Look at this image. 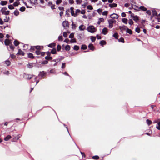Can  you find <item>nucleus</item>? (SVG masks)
Masks as SVG:
<instances>
[{"label": "nucleus", "instance_id": "obj_21", "mask_svg": "<svg viewBox=\"0 0 160 160\" xmlns=\"http://www.w3.org/2000/svg\"><path fill=\"white\" fill-rule=\"evenodd\" d=\"M12 138L10 135H8L4 138V140L5 141H8Z\"/></svg>", "mask_w": 160, "mask_h": 160}, {"label": "nucleus", "instance_id": "obj_11", "mask_svg": "<svg viewBox=\"0 0 160 160\" xmlns=\"http://www.w3.org/2000/svg\"><path fill=\"white\" fill-rule=\"evenodd\" d=\"M16 55L24 56L25 55V53L21 49H19L18 52Z\"/></svg>", "mask_w": 160, "mask_h": 160}, {"label": "nucleus", "instance_id": "obj_55", "mask_svg": "<svg viewBox=\"0 0 160 160\" xmlns=\"http://www.w3.org/2000/svg\"><path fill=\"white\" fill-rule=\"evenodd\" d=\"M108 13V11H105L102 12V15L103 16H107Z\"/></svg>", "mask_w": 160, "mask_h": 160}, {"label": "nucleus", "instance_id": "obj_32", "mask_svg": "<svg viewBox=\"0 0 160 160\" xmlns=\"http://www.w3.org/2000/svg\"><path fill=\"white\" fill-rule=\"evenodd\" d=\"M87 48V46L85 44H82L81 45V49L83 50H86Z\"/></svg>", "mask_w": 160, "mask_h": 160}, {"label": "nucleus", "instance_id": "obj_41", "mask_svg": "<svg viewBox=\"0 0 160 160\" xmlns=\"http://www.w3.org/2000/svg\"><path fill=\"white\" fill-rule=\"evenodd\" d=\"M5 18L6 19H4V22H7L10 20V18H9V17H7V16H6L5 17Z\"/></svg>", "mask_w": 160, "mask_h": 160}, {"label": "nucleus", "instance_id": "obj_27", "mask_svg": "<svg viewBox=\"0 0 160 160\" xmlns=\"http://www.w3.org/2000/svg\"><path fill=\"white\" fill-rule=\"evenodd\" d=\"M112 37H114L116 39H118V35L117 32L115 33L112 35Z\"/></svg>", "mask_w": 160, "mask_h": 160}, {"label": "nucleus", "instance_id": "obj_49", "mask_svg": "<svg viewBox=\"0 0 160 160\" xmlns=\"http://www.w3.org/2000/svg\"><path fill=\"white\" fill-rule=\"evenodd\" d=\"M128 23L129 25H131L133 24V22L132 19H129L128 20Z\"/></svg>", "mask_w": 160, "mask_h": 160}, {"label": "nucleus", "instance_id": "obj_40", "mask_svg": "<svg viewBox=\"0 0 160 160\" xmlns=\"http://www.w3.org/2000/svg\"><path fill=\"white\" fill-rule=\"evenodd\" d=\"M61 46L59 44H58L57 46L56 50L58 52H59L61 50Z\"/></svg>", "mask_w": 160, "mask_h": 160}, {"label": "nucleus", "instance_id": "obj_54", "mask_svg": "<svg viewBox=\"0 0 160 160\" xmlns=\"http://www.w3.org/2000/svg\"><path fill=\"white\" fill-rule=\"evenodd\" d=\"M99 14H101L102 11V9L99 8L97 10Z\"/></svg>", "mask_w": 160, "mask_h": 160}, {"label": "nucleus", "instance_id": "obj_64", "mask_svg": "<svg viewBox=\"0 0 160 160\" xmlns=\"http://www.w3.org/2000/svg\"><path fill=\"white\" fill-rule=\"evenodd\" d=\"M63 39V37L62 36H59L58 37V40L59 41H62Z\"/></svg>", "mask_w": 160, "mask_h": 160}, {"label": "nucleus", "instance_id": "obj_48", "mask_svg": "<svg viewBox=\"0 0 160 160\" xmlns=\"http://www.w3.org/2000/svg\"><path fill=\"white\" fill-rule=\"evenodd\" d=\"M74 11H73V12L72 11H71V15L74 17H76L77 16V14H75L74 13Z\"/></svg>", "mask_w": 160, "mask_h": 160}, {"label": "nucleus", "instance_id": "obj_62", "mask_svg": "<svg viewBox=\"0 0 160 160\" xmlns=\"http://www.w3.org/2000/svg\"><path fill=\"white\" fill-rule=\"evenodd\" d=\"M35 53L36 54L38 55L40 54L41 52L39 50H37L35 51Z\"/></svg>", "mask_w": 160, "mask_h": 160}, {"label": "nucleus", "instance_id": "obj_24", "mask_svg": "<svg viewBox=\"0 0 160 160\" xmlns=\"http://www.w3.org/2000/svg\"><path fill=\"white\" fill-rule=\"evenodd\" d=\"M45 59L48 61V60H52V57L49 56H46L45 57Z\"/></svg>", "mask_w": 160, "mask_h": 160}, {"label": "nucleus", "instance_id": "obj_42", "mask_svg": "<svg viewBox=\"0 0 160 160\" xmlns=\"http://www.w3.org/2000/svg\"><path fill=\"white\" fill-rule=\"evenodd\" d=\"M92 158L94 160H98L99 158V157L98 155H95L93 156L92 157Z\"/></svg>", "mask_w": 160, "mask_h": 160}, {"label": "nucleus", "instance_id": "obj_4", "mask_svg": "<svg viewBox=\"0 0 160 160\" xmlns=\"http://www.w3.org/2000/svg\"><path fill=\"white\" fill-rule=\"evenodd\" d=\"M110 17L113 19H118L119 18V16L118 14L113 13L110 15Z\"/></svg>", "mask_w": 160, "mask_h": 160}, {"label": "nucleus", "instance_id": "obj_35", "mask_svg": "<svg viewBox=\"0 0 160 160\" xmlns=\"http://www.w3.org/2000/svg\"><path fill=\"white\" fill-rule=\"evenodd\" d=\"M73 49L75 51H78L79 49V47L78 46L75 45L74 46Z\"/></svg>", "mask_w": 160, "mask_h": 160}, {"label": "nucleus", "instance_id": "obj_23", "mask_svg": "<svg viewBox=\"0 0 160 160\" xmlns=\"http://www.w3.org/2000/svg\"><path fill=\"white\" fill-rule=\"evenodd\" d=\"M7 1H2L0 3V5L2 6H5L7 5Z\"/></svg>", "mask_w": 160, "mask_h": 160}, {"label": "nucleus", "instance_id": "obj_26", "mask_svg": "<svg viewBox=\"0 0 160 160\" xmlns=\"http://www.w3.org/2000/svg\"><path fill=\"white\" fill-rule=\"evenodd\" d=\"M139 17L137 15H135V17L133 18V19L135 22H137L139 21Z\"/></svg>", "mask_w": 160, "mask_h": 160}, {"label": "nucleus", "instance_id": "obj_47", "mask_svg": "<svg viewBox=\"0 0 160 160\" xmlns=\"http://www.w3.org/2000/svg\"><path fill=\"white\" fill-rule=\"evenodd\" d=\"M87 9L88 10H92L93 9L92 6L91 5H88L87 6Z\"/></svg>", "mask_w": 160, "mask_h": 160}, {"label": "nucleus", "instance_id": "obj_14", "mask_svg": "<svg viewBox=\"0 0 160 160\" xmlns=\"http://www.w3.org/2000/svg\"><path fill=\"white\" fill-rule=\"evenodd\" d=\"M139 10H141L143 11H146L147 10V8L144 6H140L139 8Z\"/></svg>", "mask_w": 160, "mask_h": 160}, {"label": "nucleus", "instance_id": "obj_17", "mask_svg": "<svg viewBox=\"0 0 160 160\" xmlns=\"http://www.w3.org/2000/svg\"><path fill=\"white\" fill-rule=\"evenodd\" d=\"M51 53L52 54H57V50L55 48H53L51 50Z\"/></svg>", "mask_w": 160, "mask_h": 160}, {"label": "nucleus", "instance_id": "obj_38", "mask_svg": "<svg viewBox=\"0 0 160 160\" xmlns=\"http://www.w3.org/2000/svg\"><path fill=\"white\" fill-rule=\"evenodd\" d=\"M118 39V42H122L123 43H124L125 42L124 39L122 37H121V38H120L119 39Z\"/></svg>", "mask_w": 160, "mask_h": 160}, {"label": "nucleus", "instance_id": "obj_43", "mask_svg": "<svg viewBox=\"0 0 160 160\" xmlns=\"http://www.w3.org/2000/svg\"><path fill=\"white\" fill-rule=\"evenodd\" d=\"M156 128L158 130H160V120L158 122L157 125L156 126Z\"/></svg>", "mask_w": 160, "mask_h": 160}, {"label": "nucleus", "instance_id": "obj_3", "mask_svg": "<svg viewBox=\"0 0 160 160\" xmlns=\"http://www.w3.org/2000/svg\"><path fill=\"white\" fill-rule=\"evenodd\" d=\"M127 28V26L124 25H123L122 26H119V29L120 30V32L122 33H123V32L124 31H126V29Z\"/></svg>", "mask_w": 160, "mask_h": 160}, {"label": "nucleus", "instance_id": "obj_2", "mask_svg": "<svg viewBox=\"0 0 160 160\" xmlns=\"http://www.w3.org/2000/svg\"><path fill=\"white\" fill-rule=\"evenodd\" d=\"M87 30L90 33H94L96 31V29L93 26L90 25L87 28Z\"/></svg>", "mask_w": 160, "mask_h": 160}, {"label": "nucleus", "instance_id": "obj_46", "mask_svg": "<svg viewBox=\"0 0 160 160\" xmlns=\"http://www.w3.org/2000/svg\"><path fill=\"white\" fill-rule=\"evenodd\" d=\"M152 121L149 119H147L146 120V123L148 126H149L152 123Z\"/></svg>", "mask_w": 160, "mask_h": 160}, {"label": "nucleus", "instance_id": "obj_33", "mask_svg": "<svg viewBox=\"0 0 160 160\" xmlns=\"http://www.w3.org/2000/svg\"><path fill=\"white\" fill-rule=\"evenodd\" d=\"M19 44V42L17 40H15L14 42V44L15 46H17Z\"/></svg>", "mask_w": 160, "mask_h": 160}, {"label": "nucleus", "instance_id": "obj_7", "mask_svg": "<svg viewBox=\"0 0 160 160\" xmlns=\"http://www.w3.org/2000/svg\"><path fill=\"white\" fill-rule=\"evenodd\" d=\"M108 22L109 23V28H112L113 27L112 19L108 20Z\"/></svg>", "mask_w": 160, "mask_h": 160}, {"label": "nucleus", "instance_id": "obj_56", "mask_svg": "<svg viewBox=\"0 0 160 160\" xmlns=\"http://www.w3.org/2000/svg\"><path fill=\"white\" fill-rule=\"evenodd\" d=\"M9 47H10V49H11V50H14V49L15 48V47L12 44V43H11V44L9 45Z\"/></svg>", "mask_w": 160, "mask_h": 160}, {"label": "nucleus", "instance_id": "obj_15", "mask_svg": "<svg viewBox=\"0 0 160 160\" xmlns=\"http://www.w3.org/2000/svg\"><path fill=\"white\" fill-rule=\"evenodd\" d=\"M28 57V58H31L33 59L34 58V56H33L32 53L31 52H28L27 53Z\"/></svg>", "mask_w": 160, "mask_h": 160}, {"label": "nucleus", "instance_id": "obj_29", "mask_svg": "<svg viewBox=\"0 0 160 160\" xmlns=\"http://www.w3.org/2000/svg\"><path fill=\"white\" fill-rule=\"evenodd\" d=\"M27 66L29 68H32L33 67V63L29 62L28 63L27 65Z\"/></svg>", "mask_w": 160, "mask_h": 160}, {"label": "nucleus", "instance_id": "obj_10", "mask_svg": "<svg viewBox=\"0 0 160 160\" xmlns=\"http://www.w3.org/2000/svg\"><path fill=\"white\" fill-rule=\"evenodd\" d=\"M102 33L104 35H105L108 33L107 28H104L102 30Z\"/></svg>", "mask_w": 160, "mask_h": 160}, {"label": "nucleus", "instance_id": "obj_39", "mask_svg": "<svg viewBox=\"0 0 160 160\" xmlns=\"http://www.w3.org/2000/svg\"><path fill=\"white\" fill-rule=\"evenodd\" d=\"M20 4V3L19 2L15 1L14 2L13 5L14 7H17Z\"/></svg>", "mask_w": 160, "mask_h": 160}, {"label": "nucleus", "instance_id": "obj_44", "mask_svg": "<svg viewBox=\"0 0 160 160\" xmlns=\"http://www.w3.org/2000/svg\"><path fill=\"white\" fill-rule=\"evenodd\" d=\"M13 5L10 4L8 5V8L10 10H12L14 9V8Z\"/></svg>", "mask_w": 160, "mask_h": 160}, {"label": "nucleus", "instance_id": "obj_31", "mask_svg": "<svg viewBox=\"0 0 160 160\" xmlns=\"http://www.w3.org/2000/svg\"><path fill=\"white\" fill-rule=\"evenodd\" d=\"M122 22L124 23L127 24L128 23V19L126 18H123L122 19Z\"/></svg>", "mask_w": 160, "mask_h": 160}, {"label": "nucleus", "instance_id": "obj_61", "mask_svg": "<svg viewBox=\"0 0 160 160\" xmlns=\"http://www.w3.org/2000/svg\"><path fill=\"white\" fill-rule=\"evenodd\" d=\"M146 13L149 15H151V11L150 10H148L146 11Z\"/></svg>", "mask_w": 160, "mask_h": 160}, {"label": "nucleus", "instance_id": "obj_5", "mask_svg": "<svg viewBox=\"0 0 160 160\" xmlns=\"http://www.w3.org/2000/svg\"><path fill=\"white\" fill-rule=\"evenodd\" d=\"M40 62L39 61V62H38L37 60H36V62L35 63H34V64H35V65H34V67H35L37 68H41L42 67L41 63H40Z\"/></svg>", "mask_w": 160, "mask_h": 160}, {"label": "nucleus", "instance_id": "obj_50", "mask_svg": "<svg viewBox=\"0 0 160 160\" xmlns=\"http://www.w3.org/2000/svg\"><path fill=\"white\" fill-rule=\"evenodd\" d=\"M48 63V61L46 60H45L42 61L41 62V64L42 65H45L47 64Z\"/></svg>", "mask_w": 160, "mask_h": 160}, {"label": "nucleus", "instance_id": "obj_59", "mask_svg": "<svg viewBox=\"0 0 160 160\" xmlns=\"http://www.w3.org/2000/svg\"><path fill=\"white\" fill-rule=\"evenodd\" d=\"M62 2V0H57L56 2V3L57 5H59Z\"/></svg>", "mask_w": 160, "mask_h": 160}, {"label": "nucleus", "instance_id": "obj_45", "mask_svg": "<svg viewBox=\"0 0 160 160\" xmlns=\"http://www.w3.org/2000/svg\"><path fill=\"white\" fill-rule=\"evenodd\" d=\"M71 40L70 41V42L71 43H76V41L75 38H71Z\"/></svg>", "mask_w": 160, "mask_h": 160}, {"label": "nucleus", "instance_id": "obj_52", "mask_svg": "<svg viewBox=\"0 0 160 160\" xmlns=\"http://www.w3.org/2000/svg\"><path fill=\"white\" fill-rule=\"evenodd\" d=\"M135 31L136 32L139 33L140 32V30L139 28L137 27L135 28Z\"/></svg>", "mask_w": 160, "mask_h": 160}, {"label": "nucleus", "instance_id": "obj_13", "mask_svg": "<svg viewBox=\"0 0 160 160\" xmlns=\"http://www.w3.org/2000/svg\"><path fill=\"white\" fill-rule=\"evenodd\" d=\"M152 15L153 16L158 17V13L154 8H153L152 10Z\"/></svg>", "mask_w": 160, "mask_h": 160}, {"label": "nucleus", "instance_id": "obj_16", "mask_svg": "<svg viewBox=\"0 0 160 160\" xmlns=\"http://www.w3.org/2000/svg\"><path fill=\"white\" fill-rule=\"evenodd\" d=\"M85 26L82 24L79 26V29L80 31H84V30L85 29Z\"/></svg>", "mask_w": 160, "mask_h": 160}, {"label": "nucleus", "instance_id": "obj_28", "mask_svg": "<svg viewBox=\"0 0 160 160\" xmlns=\"http://www.w3.org/2000/svg\"><path fill=\"white\" fill-rule=\"evenodd\" d=\"M5 63L8 66H9L11 64V62L10 61L8 60H7L4 61Z\"/></svg>", "mask_w": 160, "mask_h": 160}, {"label": "nucleus", "instance_id": "obj_30", "mask_svg": "<svg viewBox=\"0 0 160 160\" xmlns=\"http://www.w3.org/2000/svg\"><path fill=\"white\" fill-rule=\"evenodd\" d=\"M13 14L15 16H17L19 15V12L17 9H16L13 12Z\"/></svg>", "mask_w": 160, "mask_h": 160}, {"label": "nucleus", "instance_id": "obj_36", "mask_svg": "<svg viewBox=\"0 0 160 160\" xmlns=\"http://www.w3.org/2000/svg\"><path fill=\"white\" fill-rule=\"evenodd\" d=\"M59 57H60V58L57 59V62H60L61 60H63L64 58V57L62 56H60Z\"/></svg>", "mask_w": 160, "mask_h": 160}, {"label": "nucleus", "instance_id": "obj_20", "mask_svg": "<svg viewBox=\"0 0 160 160\" xmlns=\"http://www.w3.org/2000/svg\"><path fill=\"white\" fill-rule=\"evenodd\" d=\"M126 32L127 33H129L130 35H132V30L128 28H127L126 29Z\"/></svg>", "mask_w": 160, "mask_h": 160}, {"label": "nucleus", "instance_id": "obj_58", "mask_svg": "<svg viewBox=\"0 0 160 160\" xmlns=\"http://www.w3.org/2000/svg\"><path fill=\"white\" fill-rule=\"evenodd\" d=\"M133 6L135 7V8H133V9H134V10H135L136 11H139V7H138L136 5H134Z\"/></svg>", "mask_w": 160, "mask_h": 160}, {"label": "nucleus", "instance_id": "obj_60", "mask_svg": "<svg viewBox=\"0 0 160 160\" xmlns=\"http://www.w3.org/2000/svg\"><path fill=\"white\" fill-rule=\"evenodd\" d=\"M76 1L77 4H80L82 2V0H76Z\"/></svg>", "mask_w": 160, "mask_h": 160}, {"label": "nucleus", "instance_id": "obj_8", "mask_svg": "<svg viewBox=\"0 0 160 160\" xmlns=\"http://www.w3.org/2000/svg\"><path fill=\"white\" fill-rule=\"evenodd\" d=\"M12 43L11 41L7 39H6L4 41V44L6 46H8Z\"/></svg>", "mask_w": 160, "mask_h": 160}, {"label": "nucleus", "instance_id": "obj_19", "mask_svg": "<svg viewBox=\"0 0 160 160\" xmlns=\"http://www.w3.org/2000/svg\"><path fill=\"white\" fill-rule=\"evenodd\" d=\"M71 49V47L70 45H67L65 46V48L64 49L66 51H69Z\"/></svg>", "mask_w": 160, "mask_h": 160}, {"label": "nucleus", "instance_id": "obj_1", "mask_svg": "<svg viewBox=\"0 0 160 160\" xmlns=\"http://www.w3.org/2000/svg\"><path fill=\"white\" fill-rule=\"evenodd\" d=\"M47 73L44 71H40L39 73L38 76H36L35 78V79L36 80L38 77H39L40 79H41L42 78H43L44 77L46 76Z\"/></svg>", "mask_w": 160, "mask_h": 160}, {"label": "nucleus", "instance_id": "obj_37", "mask_svg": "<svg viewBox=\"0 0 160 160\" xmlns=\"http://www.w3.org/2000/svg\"><path fill=\"white\" fill-rule=\"evenodd\" d=\"M26 10V8L24 6H22L20 8L19 10L22 12Z\"/></svg>", "mask_w": 160, "mask_h": 160}, {"label": "nucleus", "instance_id": "obj_51", "mask_svg": "<svg viewBox=\"0 0 160 160\" xmlns=\"http://www.w3.org/2000/svg\"><path fill=\"white\" fill-rule=\"evenodd\" d=\"M72 26V28L75 29L76 28V26L75 24H74L73 22H72L71 25Z\"/></svg>", "mask_w": 160, "mask_h": 160}, {"label": "nucleus", "instance_id": "obj_6", "mask_svg": "<svg viewBox=\"0 0 160 160\" xmlns=\"http://www.w3.org/2000/svg\"><path fill=\"white\" fill-rule=\"evenodd\" d=\"M69 22L68 21H64L62 23V26L64 28L67 27H69Z\"/></svg>", "mask_w": 160, "mask_h": 160}, {"label": "nucleus", "instance_id": "obj_57", "mask_svg": "<svg viewBox=\"0 0 160 160\" xmlns=\"http://www.w3.org/2000/svg\"><path fill=\"white\" fill-rule=\"evenodd\" d=\"M6 28H10V27H9L8 25H7L6 26H4L3 27L2 26H0V28L2 29H5Z\"/></svg>", "mask_w": 160, "mask_h": 160}, {"label": "nucleus", "instance_id": "obj_53", "mask_svg": "<svg viewBox=\"0 0 160 160\" xmlns=\"http://www.w3.org/2000/svg\"><path fill=\"white\" fill-rule=\"evenodd\" d=\"M74 33H71L69 36V38H72L74 37Z\"/></svg>", "mask_w": 160, "mask_h": 160}, {"label": "nucleus", "instance_id": "obj_12", "mask_svg": "<svg viewBox=\"0 0 160 160\" xmlns=\"http://www.w3.org/2000/svg\"><path fill=\"white\" fill-rule=\"evenodd\" d=\"M88 48L90 50L92 51H94L95 49V48L93 45L92 43H90L88 45Z\"/></svg>", "mask_w": 160, "mask_h": 160}, {"label": "nucleus", "instance_id": "obj_63", "mask_svg": "<svg viewBox=\"0 0 160 160\" xmlns=\"http://www.w3.org/2000/svg\"><path fill=\"white\" fill-rule=\"evenodd\" d=\"M63 36L64 38H67L68 36V34L66 32H64L63 34Z\"/></svg>", "mask_w": 160, "mask_h": 160}, {"label": "nucleus", "instance_id": "obj_18", "mask_svg": "<svg viewBox=\"0 0 160 160\" xmlns=\"http://www.w3.org/2000/svg\"><path fill=\"white\" fill-rule=\"evenodd\" d=\"M37 0H29V2L31 4L35 5L37 3Z\"/></svg>", "mask_w": 160, "mask_h": 160}, {"label": "nucleus", "instance_id": "obj_22", "mask_svg": "<svg viewBox=\"0 0 160 160\" xmlns=\"http://www.w3.org/2000/svg\"><path fill=\"white\" fill-rule=\"evenodd\" d=\"M56 46L55 43H51L47 45V46L50 48L54 47Z\"/></svg>", "mask_w": 160, "mask_h": 160}, {"label": "nucleus", "instance_id": "obj_9", "mask_svg": "<svg viewBox=\"0 0 160 160\" xmlns=\"http://www.w3.org/2000/svg\"><path fill=\"white\" fill-rule=\"evenodd\" d=\"M106 4L108 5L111 8H115L117 6V4L116 3H113L112 4H109L108 3H107Z\"/></svg>", "mask_w": 160, "mask_h": 160}, {"label": "nucleus", "instance_id": "obj_34", "mask_svg": "<svg viewBox=\"0 0 160 160\" xmlns=\"http://www.w3.org/2000/svg\"><path fill=\"white\" fill-rule=\"evenodd\" d=\"M90 39L92 42H95L96 39V38L95 36H91L90 37Z\"/></svg>", "mask_w": 160, "mask_h": 160}, {"label": "nucleus", "instance_id": "obj_25", "mask_svg": "<svg viewBox=\"0 0 160 160\" xmlns=\"http://www.w3.org/2000/svg\"><path fill=\"white\" fill-rule=\"evenodd\" d=\"M99 44H100L101 46H103V45L106 44V42L105 41L102 40L100 41Z\"/></svg>", "mask_w": 160, "mask_h": 160}]
</instances>
